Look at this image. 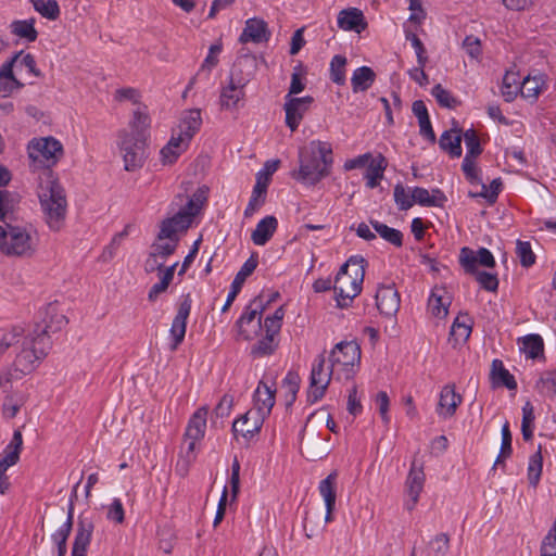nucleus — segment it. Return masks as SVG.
<instances>
[{
	"label": "nucleus",
	"mask_w": 556,
	"mask_h": 556,
	"mask_svg": "<svg viewBox=\"0 0 556 556\" xmlns=\"http://www.w3.org/2000/svg\"><path fill=\"white\" fill-rule=\"evenodd\" d=\"M55 311L56 306L50 303L47 306L49 320L45 318L43 326L36 325L25 337L21 352L16 356V366L22 372L29 374L37 367L52 346L50 332H55L67 324L66 317L63 314H56Z\"/></svg>",
	"instance_id": "1"
},
{
	"label": "nucleus",
	"mask_w": 556,
	"mask_h": 556,
	"mask_svg": "<svg viewBox=\"0 0 556 556\" xmlns=\"http://www.w3.org/2000/svg\"><path fill=\"white\" fill-rule=\"evenodd\" d=\"M150 124L151 119L146 106L139 105L129 122V129H122L117 134V144L127 172L141 168L144 164Z\"/></svg>",
	"instance_id": "2"
},
{
	"label": "nucleus",
	"mask_w": 556,
	"mask_h": 556,
	"mask_svg": "<svg viewBox=\"0 0 556 556\" xmlns=\"http://www.w3.org/2000/svg\"><path fill=\"white\" fill-rule=\"evenodd\" d=\"M333 152L329 142L312 140L299 150V169L291 176L295 180L315 186L331 173Z\"/></svg>",
	"instance_id": "3"
},
{
	"label": "nucleus",
	"mask_w": 556,
	"mask_h": 556,
	"mask_svg": "<svg viewBox=\"0 0 556 556\" xmlns=\"http://www.w3.org/2000/svg\"><path fill=\"white\" fill-rule=\"evenodd\" d=\"M253 401L254 410L247 412L233 421L232 432L235 435L241 434L245 439H251L260 432L264 419L270 414L275 405V390L260 381Z\"/></svg>",
	"instance_id": "4"
},
{
	"label": "nucleus",
	"mask_w": 556,
	"mask_h": 556,
	"mask_svg": "<svg viewBox=\"0 0 556 556\" xmlns=\"http://www.w3.org/2000/svg\"><path fill=\"white\" fill-rule=\"evenodd\" d=\"M39 244V235L30 225H12L4 223L0 226V252L7 256L30 257Z\"/></svg>",
	"instance_id": "5"
},
{
	"label": "nucleus",
	"mask_w": 556,
	"mask_h": 556,
	"mask_svg": "<svg viewBox=\"0 0 556 556\" xmlns=\"http://www.w3.org/2000/svg\"><path fill=\"white\" fill-rule=\"evenodd\" d=\"M38 195L49 228L58 231L65 218L67 205L63 187L56 180L49 178L45 185H41Z\"/></svg>",
	"instance_id": "6"
},
{
	"label": "nucleus",
	"mask_w": 556,
	"mask_h": 556,
	"mask_svg": "<svg viewBox=\"0 0 556 556\" xmlns=\"http://www.w3.org/2000/svg\"><path fill=\"white\" fill-rule=\"evenodd\" d=\"M325 363V354L321 353L317 356L312 366L309 387L307 389V402L311 404H314L324 397L336 370L331 365L326 367Z\"/></svg>",
	"instance_id": "7"
},
{
	"label": "nucleus",
	"mask_w": 556,
	"mask_h": 556,
	"mask_svg": "<svg viewBox=\"0 0 556 556\" xmlns=\"http://www.w3.org/2000/svg\"><path fill=\"white\" fill-rule=\"evenodd\" d=\"M329 361L332 368L344 371L349 379L354 374V367L359 364L361 348L355 341L340 342L331 351Z\"/></svg>",
	"instance_id": "8"
},
{
	"label": "nucleus",
	"mask_w": 556,
	"mask_h": 556,
	"mask_svg": "<svg viewBox=\"0 0 556 556\" xmlns=\"http://www.w3.org/2000/svg\"><path fill=\"white\" fill-rule=\"evenodd\" d=\"M279 164V160H269L264 164V168L257 173L256 184L244 210L245 217H251L265 203L267 186L271 175L278 169Z\"/></svg>",
	"instance_id": "9"
},
{
	"label": "nucleus",
	"mask_w": 556,
	"mask_h": 556,
	"mask_svg": "<svg viewBox=\"0 0 556 556\" xmlns=\"http://www.w3.org/2000/svg\"><path fill=\"white\" fill-rule=\"evenodd\" d=\"M63 154L61 142L53 137L34 139L28 146V155L34 161H39L45 166L54 165Z\"/></svg>",
	"instance_id": "10"
},
{
	"label": "nucleus",
	"mask_w": 556,
	"mask_h": 556,
	"mask_svg": "<svg viewBox=\"0 0 556 556\" xmlns=\"http://www.w3.org/2000/svg\"><path fill=\"white\" fill-rule=\"evenodd\" d=\"M362 285V280H354L353 276L339 269L333 283L338 306L341 308L348 307L349 302L361 293Z\"/></svg>",
	"instance_id": "11"
},
{
	"label": "nucleus",
	"mask_w": 556,
	"mask_h": 556,
	"mask_svg": "<svg viewBox=\"0 0 556 556\" xmlns=\"http://www.w3.org/2000/svg\"><path fill=\"white\" fill-rule=\"evenodd\" d=\"M329 441V437L320 438L314 431H307L306 427L303 428L300 434V450L301 453L308 460H318L326 457L329 453V446L325 443Z\"/></svg>",
	"instance_id": "12"
},
{
	"label": "nucleus",
	"mask_w": 556,
	"mask_h": 556,
	"mask_svg": "<svg viewBox=\"0 0 556 556\" xmlns=\"http://www.w3.org/2000/svg\"><path fill=\"white\" fill-rule=\"evenodd\" d=\"M314 102V98L311 96H305L301 98L290 97L287 94L285 97L283 110L286 112V125L290 128L291 131H295L302 122L304 114L309 110V106Z\"/></svg>",
	"instance_id": "13"
},
{
	"label": "nucleus",
	"mask_w": 556,
	"mask_h": 556,
	"mask_svg": "<svg viewBox=\"0 0 556 556\" xmlns=\"http://www.w3.org/2000/svg\"><path fill=\"white\" fill-rule=\"evenodd\" d=\"M193 217L192 212L181 207L173 217L161 223L157 241H163L165 238H178L177 232L186 231L192 224Z\"/></svg>",
	"instance_id": "14"
},
{
	"label": "nucleus",
	"mask_w": 556,
	"mask_h": 556,
	"mask_svg": "<svg viewBox=\"0 0 556 556\" xmlns=\"http://www.w3.org/2000/svg\"><path fill=\"white\" fill-rule=\"evenodd\" d=\"M264 311H265L264 294L262 293L258 296L253 299V301L247 307L245 312L241 315V317L236 323V326L238 328V334L243 340H252L253 339V332L249 331L245 328V325H250L251 323H253L256 317H257V321L255 324V328H257V329L262 328L261 315Z\"/></svg>",
	"instance_id": "15"
},
{
	"label": "nucleus",
	"mask_w": 556,
	"mask_h": 556,
	"mask_svg": "<svg viewBox=\"0 0 556 556\" xmlns=\"http://www.w3.org/2000/svg\"><path fill=\"white\" fill-rule=\"evenodd\" d=\"M459 262L465 271L468 274H476L478 270V265L488 268L495 266L493 254L485 248H480L477 252L469 248H463L460 250Z\"/></svg>",
	"instance_id": "16"
},
{
	"label": "nucleus",
	"mask_w": 556,
	"mask_h": 556,
	"mask_svg": "<svg viewBox=\"0 0 556 556\" xmlns=\"http://www.w3.org/2000/svg\"><path fill=\"white\" fill-rule=\"evenodd\" d=\"M245 79L237 78L235 71L230 74L229 84L222 89L219 102L222 109L235 110L244 98Z\"/></svg>",
	"instance_id": "17"
},
{
	"label": "nucleus",
	"mask_w": 556,
	"mask_h": 556,
	"mask_svg": "<svg viewBox=\"0 0 556 556\" xmlns=\"http://www.w3.org/2000/svg\"><path fill=\"white\" fill-rule=\"evenodd\" d=\"M401 299L394 286H381L376 292V306L380 314L393 317L399 312Z\"/></svg>",
	"instance_id": "18"
},
{
	"label": "nucleus",
	"mask_w": 556,
	"mask_h": 556,
	"mask_svg": "<svg viewBox=\"0 0 556 556\" xmlns=\"http://www.w3.org/2000/svg\"><path fill=\"white\" fill-rule=\"evenodd\" d=\"M191 311V300L188 294L185 300L180 303L178 312L173 319L170 327V337L173 338V343L170 346L172 351H175L178 345L184 341L187 328V319L189 317Z\"/></svg>",
	"instance_id": "19"
},
{
	"label": "nucleus",
	"mask_w": 556,
	"mask_h": 556,
	"mask_svg": "<svg viewBox=\"0 0 556 556\" xmlns=\"http://www.w3.org/2000/svg\"><path fill=\"white\" fill-rule=\"evenodd\" d=\"M258 261L256 255H251L244 264L241 266L240 270L235 276V279L231 283L230 291L227 295L226 302L222 307V312L225 313L229 309L233 301L236 300L238 293L240 292L244 281L247 278L253 274L255 268L257 267Z\"/></svg>",
	"instance_id": "20"
},
{
	"label": "nucleus",
	"mask_w": 556,
	"mask_h": 556,
	"mask_svg": "<svg viewBox=\"0 0 556 556\" xmlns=\"http://www.w3.org/2000/svg\"><path fill=\"white\" fill-rule=\"evenodd\" d=\"M269 38L270 31L267 23L262 18L252 17L245 21V26L239 37V41L241 43H263L267 42Z\"/></svg>",
	"instance_id": "21"
},
{
	"label": "nucleus",
	"mask_w": 556,
	"mask_h": 556,
	"mask_svg": "<svg viewBox=\"0 0 556 556\" xmlns=\"http://www.w3.org/2000/svg\"><path fill=\"white\" fill-rule=\"evenodd\" d=\"M424 483L425 472L422 466H417L416 460H413L406 479V492L409 497V501L406 503L407 510H413L415 508L424 489Z\"/></svg>",
	"instance_id": "22"
},
{
	"label": "nucleus",
	"mask_w": 556,
	"mask_h": 556,
	"mask_svg": "<svg viewBox=\"0 0 556 556\" xmlns=\"http://www.w3.org/2000/svg\"><path fill=\"white\" fill-rule=\"evenodd\" d=\"M93 530L94 525L91 519L79 518L71 556H86Z\"/></svg>",
	"instance_id": "23"
},
{
	"label": "nucleus",
	"mask_w": 556,
	"mask_h": 556,
	"mask_svg": "<svg viewBox=\"0 0 556 556\" xmlns=\"http://www.w3.org/2000/svg\"><path fill=\"white\" fill-rule=\"evenodd\" d=\"M83 480V476L80 477L79 481L75 484L73 489V493L70 501V507L67 513V519L66 521L60 527V529L52 534V540L55 543L58 547V552L60 554H66L67 546L66 542L71 534L72 528H73V518H74V498L77 497V489Z\"/></svg>",
	"instance_id": "24"
},
{
	"label": "nucleus",
	"mask_w": 556,
	"mask_h": 556,
	"mask_svg": "<svg viewBox=\"0 0 556 556\" xmlns=\"http://www.w3.org/2000/svg\"><path fill=\"white\" fill-rule=\"evenodd\" d=\"M201 125V111L199 109L187 110L182 113L178 130L175 134L185 142L190 143L193 136L200 130Z\"/></svg>",
	"instance_id": "25"
},
{
	"label": "nucleus",
	"mask_w": 556,
	"mask_h": 556,
	"mask_svg": "<svg viewBox=\"0 0 556 556\" xmlns=\"http://www.w3.org/2000/svg\"><path fill=\"white\" fill-rule=\"evenodd\" d=\"M338 26L345 31H355L361 34L367 28V22L359 9L349 8L339 12Z\"/></svg>",
	"instance_id": "26"
},
{
	"label": "nucleus",
	"mask_w": 556,
	"mask_h": 556,
	"mask_svg": "<svg viewBox=\"0 0 556 556\" xmlns=\"http://www.w3.org/2000/svg\"><path fill=\"white\" fill-rule=\"evenodd\" d=\"M472 331V320L468 314L460 313L451 327L448 342L457 348L467 342Z\"/></svg>",
	"instance_id": "27"
},
{
	"label": "nucleus",
	"mask_w": 556,
	"mask_h": 556,
	"mask_svg": "<svg viewBox=\"0 0 556 556\" xmlns=\"http://www.w3.org/2000/svg\"><path fill=\"white\" fill-rule=\"evenodd\" d=\"M462 395L456 393L454 384H446L442 388L439 400L438 413L444 417L455 415L457 407L462 403Z\"/></svg>",
	"instance_id": "28"
},
{
	"label": "nucleus",
	"mask_w": 556,
	"mask_h": 556,
	"mask_svg": "<svg viewBox=\"0 0 556 556\" xmlns=\"http://www.w3.org/2000/svg\"><path fill=\"white\" fill-rule=\"evenodd\" d=\"M336 484H337V472L333 471L327 476L324 480L319 483V493L324 497L325 504H326V521L329 522L332 519V511L334 510L336 506Z\"/></svg>",
	"instance_id": "29"
},
{
	"label": "nucleus",
	"mask_w": 556,
	"mask_h": 556,
	"mask_svg": "<svg viewBox=\"0 0 556 556\" xmlns=\"http://www.w3.org/2000/svg\"><path fill=\"white\" fill-rule=\"evenodd\" d=\"M278 227V220L275 216H266L261 219L252 231L251 240L256 245H265L274 236Z\"/></svg>",
	"instance_id": "30"
},
{
	"label": "nucleus",
	"mask_w": 556,
	"mask_h": 556,
	"mask_svg": "<svg viewBox=\"0 0 556 556\" xmlns=\"http://www.w3.org/2000/svg\"><path fill=\"white\" fill-rule=\"evenodd\" d=\"M207 414L208 408L206 406H202L195 410V413L190 418L186 429L185 435L187 440L203 439L206 429Z\"/></svg>",
	"instance_id": "31"
},
{
	"label": "nucleus",
	"mask_w": 556,
	"mask_h": 556,
	"mask_svg": "<svg viewBox=\"0 0 556 556\" xmlns=\"http://www.w3.org/2000/svg\"><path fill=\"white\" fill-rule=\"evenodd\" d=\"M412 201L421 206H443L446 201L445 194L440 189H432L429 192L422 187H415L412 190Z\"/></svg>",
	"instance_id": "32"
},
{
	"label": "nucleus",
	"mask_w": 556,
	"mask_h": 556,
	"mask_svg": "<svg viewBox=\"0 0 556 556\" xmlns=\"http://www.w3.org/2000/svg\"><path fill=\"white\" fill-rule=\"evenodd\" d=\"M23 445V437L20 430H15L11 442L4 450V457L0 460L1 471H7L11 466H14L20 459V453Z\"/></svg>",
	"instance_id": "33"
},
{
	"label": "nucleus",
	"mask_w": 556,
	"mask_h": 556,
	"mask_svg": "<svg viewBox=\"0 0 556 556\" xmlns=\"http://www.w3.org/2000/svg\"><path fill=\"white\" fill-rule=\"evenodd\" d=\"M376 80V73L369 66L357 67L352 75L351 86L354 93L367 91Z\"/></svg>",
	"instance_id": "34"
},
{
	"label": "nucleus",
	"mask_w": 556,
	"mask_h": 556,
	"mask_svg": "<svg viewBox=\"0 0 556 556\" xmlns=\"http://www.w3.org/2000/svg\"><path fill=\"white\" fill-rule=\"evenodd\" d=\"M445 289H434L428 300V307L431 314L438 318L446 317L451 299L446 295Z\"/></svg>",
	"instance_id": "35"
},
{
	"label": "nucleus",
	"mask_w": 556,
	"mask_h": 556,
	"mask_svg": "<svg viewBox=\"0 0 556 556\" xmlns=\"http://www.w3.org/2000/svg\"><path fill=\"white\" fill-rule=\"evenodd\" d=\"M440 148L447 152L452 157H459L462 155V134L460 130L450 129L445 130L439 140Z\"/></svg>",
	"instance_id": "36"
},
{
	"label": "nucleus",
	"mask_w": 556,
	"mask_h": 556,
	"mask_svg": "<svg viewBox=\"0 0 556 556\" xmlns=\"http://www.w3.org/2000/svg\"><path fill=\"white\" fill-rule=\"evenodd\" d=\"M188 146L189 143L185 142L184 139L173 134L170 140L161 150L162 162L164 164L175 163Z\"/></svg>",
	"instance_id": "37"
},
{
	"label": "nucleus",
	"mask_w": 556,
	"mask_h": 556,
	"mask_svg": "<svg viewBox=\"0 0 556 556\" xmlns=\"http://www.w3.org/2000/svg\"><path fill=\"white\" fill-rule=\"evenodd\" d=\"M491 379L495 386L506 387L508 390H515L517 388L514 376L504 367L503 362L500 359L492 362Z\"/></svg>",
	"instance_id": "38"
},
{
	"label": "nucleus",
	"mask_w": 556,
	"mask_h": 556,
	"mask_svg": "<svg viewBox=\"0 0 556 556\" xmlns=\"http://www.w3.org/2000/svg\"><path fill=\"white\" fill-rule=\"evenodd\" d=\"M544 87L545 80L542 75H528L520 84L519 92L522 98L533 102L538 99Z\"/></svg>",
	"instance_id": "39"
},
{
	"label": "nucleus",
	"mask_w": 556,
	"mask_h": 556,
	"mask_svg": "<svg viewBox=\"0 0 556 556\" xmlns=\"http://www.w3.org/2000/svg\"><path fill=\"white\" fill-rule=\"evenodd\" d=\"M387 165V159L382 154L371 159L365 174V178L367 179L366 185L368 188L374 189L379 185V180L382 179Z\"/></svg>",
	"instance_id": "40"
},
{
	"label": "nucleus",
	"mask_w": 556,
	"mask_h": 556,
	"mask_svg": "<svg viewBox=\"0 0 556 556\" xmlns=\"http://www.w3.org/2000/svg\"><path fill=\"white\" fill-rule=\"evenodd\" d=\"M26 336L24 329L21 327H13L10 331L0 334V356L4 354L10 348L17 351L16 355L21 352L22 343Z\"/></svg>",
	"instance_id": "41"
},
{
	"label": "nucleus",
	"mask_w": 556,
	"mask_h": 556,
	"mask_svg": "<svg viewBox=\"0 0 556 556\" xmlns=\"http://www.w3.org/2000/svg\"><path fill=\"white\" fill-rule=\"evenodd\" d=\"M370 225L375 231L390 244H393L396 248L403 245V233L399 229L389 227L388 225L375 219H370Z\"/></svg>",
	"instance_id": "42"
},
{
	"label": "nucleus",
	"mask_w": 556,
	"mask_h": 556,
	"mask_svg": "<svg viewBox=\"0 0 556 556\" xmlns=\"http://www.w3.org/2000/svg\"><path fill=\"white\" fill-rule=\"evenodd\" d=\"M11 31L29 42H34L38 37V31L35 28V20L14 21L11 24Z\"/></svg>",
	"instance_id": "43"
},
{
	"label": "nucleus",
	"mask_w": 556,
	"mask_h": 556,
	"mask_svg": "<svg viewBox=\"0 0 556 556\" xmlns=\"http://www.w3.org/2000/svg\"><path fill=\"white\" fill-rule=\"evenodd\" d=\"M535 390L546 397L556 396V372L544 371L535 382Z\"/></svg>",
	"instance_id": "44"
},
{
	"label": "nucleus",
	"mask_w": 556,
	"mask_h": 556,
	"mask_svg": "<svg viewBox=\"0 0 556 556\" xmlns=\"http://www.w3.org/2000/svg\"><path fill=\"white\" fill-rule=\"evenodd\" d=\"M366 266L367 262L363 256L353 255L340 267V269L353 276L354 280L359 279L364 281Z\"/></svg>",
	"instance_id": "45"
},
{
	"label": "nucleus",
	"mask_w": 556,
	"mask_h": 556,
	"mask_svg": "<svg viewBox=\"0 0 556 556\" xmlns=\"http://www.w3.org/2000/svg\"><path fill=\"white\" fill-rule=\"evenodd\" d=\"M522 351L527 357L535 359L543 355L544 343L539 334H529L522 340Z\"/></svg>",
	"instance_id": "46"
},
{
	"label": "nucleus",
	"mask_w": 556,
	"mask_h": 556,
	"mask_svg": "<svg viewBox=\"0 0 556 556\" xmlns=\"http://www.w3.org/2000/svg\"><path fill=\"white\" fill-rule=\"evenodd\" d=\"M542 467H543V456H542V446L539 445L538 451L530 457L529 465H528V480L530 485L536 486L541 475H542Z\"/></svg>",
	"instance_id": "47"
},
{
	"label": "nucleus",
	"mask_w": 556,
	"mask_h": 556,
	"mask_svg": "<svg viewBox=\"0 0 556 556\" xmlns=\"http://www.w3.org/2000/svg\"><path fill=\"white\" fill-rule=\"evenodd\" d=\"M346 58L341 54H337L332 58L330 62V79L339 85L343 86L345 84V66H346Z\"/></svg>",
	"instance_id": "48"
},
{
	"label": "nucleus",
	"mask_w": 556,
	"mask_h": 556,
	"mask_svg": "<svg viewBox=\"0 0 556 556\" xmlns=\"http://www.w3.org/2000/svg\"><path fill=\"white\" fill-rule=\"evenodd\" d=\"M534 408L530 402L522 407L521 433L525 441H530L534 429Z\"/></svg>",
	"instance_id": "49"
},
{
	"label": "nucleus",
	"mask_w": 556,
	"mask_h": 556,
	"mask_svg": "<svg viewBox=\"0 0 556 556\" xmlns=\"http://www.w3.org/2000/svg\"><path fill=\"white\" fill-rule=\"evenodd\" d=\"M448 549V536L444 533L438 534L424 549V556H445Z\"/></svg>",
	"instance_id": "50"
},
{
	"label": "nucleus",
	"mask_w": 556,
	"mask_h": 556,
	"mask_svg": "<svg viewBox=\"0 0 556 556\" xmlns=\"http://www.w3.org/2000/svg\"><path fill=\"white\" fill-rule=\"evenodd\" d=\"M511 432L509 429V424L506 421L502 427V444L500 454L496 457L493 468L497 465L503 464L504 459L508 458L511 455Z\"/></svg>",
	"instance_id": "51"
},
{
	"label": "nucleus",
	"mask_w": 556,
	"mask_h": 556,
	"mask_svg": "<svg viewBox=\"0 0 556 556\" xmlns=\"http://www.w3.org/2000/svg\"><path fill=\"white\" fill-rule=\"evenodd\" d=\"M520 84L514 73L507 72L503 78L502 96L506 102L515 100L519 92Z\"/></svg>",
	"instance_id": "52"
},
{
	"label": "nucleus",
	"mask_w": 556,
	"mask_h": 556,
	"mask_svg": "<svg viewBox=\"0 0 556 556\" xmlns=\"http://www.w3.org/2000/svg\"><path fill=\"white\" fill-rule=\"evenodd\" d=\"M431 94L442 108L455 109L460 102L448 90L444 89L440 84L435 85Z\"/></svg>",
	"instance_id": "53"
},
{
	"label": "nucleus",
	"mask_w": 556,
	"mask_h": 556,
	"mask_svg": "<svg viewBox=\"0 0 556 556\" xmlns=\"http://www.w3.org/2000/svg\"><path fill=\"white\" fill-rule=\"evenodd\" d=\"M282 389L286 392L288 404H292L295 401L296 393L300 389V377L296 372L289 371L282 381Z\"/></svg>",
	"instance_id": "54"
},
{
	"label": "nucleus",
	"mask_w": 556,
	"mask_h": 556,
	"mask_svg": "<svg viewBox=\"0 0 556 556\" xmlns=\"http://www.w3.org/2000/svg\"><path fill=\"white\" fill-rule=\"evenodd\" d=\"M166 239L168 240V242H154L151 245V252L153 253V255L157 256L163 262H165V260L176 251L179 241V238Z\"/></svg>",
	"instance_id": "55"
},
{
	"label": "nucleus",
	"mask_w": 556,
	"mask_h": 556,
	"mask_svg": "<svg viewBox=\"0 0 556 556\" xmlns=\"http://www.w3.org/2000/svg\"><path fill=\"white\" fill-rule=\"evenodd\" d=\"M467 148L465 157L476 159L482 153L479 137L475 129H468L463 135Z\"/></svg>",
	"instance_id": "56"
},
{
	"label": "nucleus",
	"mask_w": 556,
	"mask_h": 556,
	"mask_svg": "<svg viewBox=\"0 0 556 556\" xmlns=\"http://www.w3.org/2000/svg\"><path fill=\"white\" fill-rule=\"evenodd\" d=\"M516 254L523 267H530L535 263V255L531 249L530 242L528 241L517 240Z\"/></svg>",
	"instance_id": "57"
},
{
	"label": "nucleus",
	"mask_w": 556,
	"mask_h": 556,
	"mask_svg": "<svg viewBox=\"0 0 556 556\" xmlns=\"http://www.w3.org/2000/svg\"><path fill=\"white\" fill-rule=\"evenodd\" d=\"M22 372L16 366V359L14 361V369L7 368L0 372V390L2 392H9L12 388V382L14 379H21Z\"/></svg>",
	"instance_id": "58"
},
{
	"label": "nucleus",
	"mask_w": 556,
	"mask_h": 556,
	"mask_svg": "<svg viewBox=\"0 0 556 556\" xmlns=\"http://www.w3.org/2000/svg\"><path fill=\"white\" fill-rule=\"evenodd\" d=\"M42 17L55 21L60 16V7L56 0H47L34 8Z\"/></svg>",
	"instance_id": "59"
},
{
	"label": "nucleus",
	"mask_w": 556,
	"mask_h": 556,
	"mask_svg": "<svg viewBox=\"0 0 556 556\" xmlns=\"http://www.w3.org/2000/svg\"><path fill=\"white\" fill-rule=\"evenodd\" d=\"M207 191L208 189L205 186L199 188L192 198L188 200L184 207H186L187 211L192 212V214L195 216L207 199Z\"/></svg>",
	"instance_id": "60"
},
{
	"label": "nucleus",
	"mask_w": 556,
	"mask_h": 556,
	"mask_svg": "<svg viewBox=\"0 0 556 556\" xmlns=\"http://www.w3.org/2000/svg\"><path fill=\"white\" fill-rule=\"evenodd\" d=\"M394 201L401 211H407L414 205L412 195L409 197L402 184H397L394 187Z\"/></svg>",
	"instance_id": "61"
},
{
	"label": "nucleus",
	"mask_w": 556,
	"mask_h": 556,
	"mask_svg": "<svg viewBox=\"0 0 556 556\" xmlns=\"http://www.w3.org/2000/svg\"><path fill=\"white\" fill-rule=\"evenodd\" d=\"M475 275H476L477 281L480 283V286L484 290L491 291V292H494L497 290L498 279L496 277V275L490 274L488 271H479V270H477V273Z\"/></svg>",
	"instance_id": "62"
},
{
	"label": "nucleus",
	"mask_w": 556,
	"mask_h": 556,
	"mask_svg": "<svg viewBox=\"0 0 556 556\" xmlns=\"http://www.w3.org/2000/svg\"><path fill=\"white\" fill-rule=\"evenodd\" d=\"M463 48L471 59L477 60L482 53L480 39L472 35L466 36L463 41Z\"/></svg>",
	"instance_id": "63"
},
{
	"label": "nucleus",
	"mask_w": 556,
	"mask_h": 556,
	"mask_svg": "<svg viewBox=\"0 0 556 556\" xmlns=\"http://www.w3.org/2000/svg\"><path fill=\"white\" fill-rule=\"evenodd\" d=\"M541 556H556V531L553 528L543 539Z\"/></svg>",
	"instance_id": "64"
}]
</instances>
